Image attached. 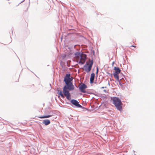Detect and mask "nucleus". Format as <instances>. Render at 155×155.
<instances>
[{
    "label": "nucleus",
    "mask_w": 155,
    "mask_h": 155,
    "mask_svg": "<svg viewBox=\"0 0 155 155\" xmlns=\"http://www.w3.org/2000/svg\"><path fill=\"white\" fill-rule=\"evenodd\" d=\"M70 74H66V76L65 77L64 79H71L70 78Z\"/></svg>",
    "instance_id": "nucleus-11"
},
{
    "label": "nucleus",
    "mask_w": 155,
    "mask_h": 155,
    "mask_svg": "<svg viewBox=\"0 0 155 155\" xmlns=\"http://www.w3.org/2000/svg\"><path fill=\"white\" fill-rule=\"evenodd\" d=\"M134 47V48H136V46H134V45H131L130 46V47Z\"/></svg>",
    "instance_id": "nucleus-13"
},
{
    "label": "nucleus",
    "mask_w": 155,
    "mask_h": 155,
    "mask_svg": "<svg viewBox=\"0 0 155 155\" xmlns=\"http://www.w3.org/2000/svg\"><path fill=\"white\" fill-rule=\"evenodd\" d=\"M98 72V68H97V73Z\"/></svg>",
    "instance_id": "nucleus-14"
},
{
    "label": "nucleus",
    "mask_w": 155,
    "mask_h": 155,
    "mask_svg": "<svg viewBox=\"0 0 155 155\" xmlns=\"http://www.w3.org/2000/svg\"><path fill=\"white\" fill-rule=\"evenodd\" d=\"M95 77V74L94 73H92L91 74V77L90 79V83H93Z\"/></svg>",
    "instance_id": "nucleus-8"
},
{
    "label": "nucleus",
    "mask_w": 155,
    "mask_h": 155,
    "mask_svg": "<svg viewBox=\"0 0 155 155\" xmlns=\"http://www.w3.org/2000/svg\"><path fill=\"white\" fill-rule=\"evenodd\" d=\"M114 70L115 71V72L114 73V76L116 78L117 80L119 81L118 74L120 73L121 71L119 68L117 67H115L114 68Z\"/></svg>",
    "instance_id": "nucleus-5"
},
{
    "label": "nucleus",
    "mask_w": 155,
    "mask_h": 155,
    "mask_svg": "<svg viewBox=\"0 0 155 155\" xmlns=\"http://www.w3.org/2000/svg\"><path fill=\"white\" fill-rule=\"evenodd\" d=\"M111 101L115 107L119 110H122L123 104L120 100L117 97H111Z\"/></svg>",
    "instance_id": "nucleus-3"
},
{
    "label": "nucleus",
    "mask_w": 155,
    "mask_h": 155,
    "mask_svg": "<svg viewBox=\"0 0 155 155\" xmlns=\"http://www.w3.org/2000/svg\"><path fill=\"white\" fill-rule=\"evenodd\" d=\"M66 55L65 54H63L62 55V57L63 58H64L66 57Z\"/></svg>",
    "instance_id": "nucleus-12"
},
{
    "label": "nucleus",
    "mask_w": 155,
    "mask_h": 155,
    "mask_svg": "<svg viewBox=\"0 0 155 155\" xmlns=\"http://www.w3.org/2000/svg\"><path fill=\"white\" fill-rule=\"evenodd\" d=\"M79 89L82 92L85 93L86 91L85 90V89L87 88V86L86 85L84 84H80L79 86Z\"/></svg>",
    "instance_id": "nucleus-6"
},
{
    "label": "nucleus",
    "mask_w": 155,
    "mask_h": 155,
    "mask_svg": "<svg viewBox=\"0 0 155 155\" xmlns=\"http://www.w3.org/2000/svg\"><path fill=\"white\" fill-rule=\"evenodd\" d=\"M71 103L77 107L82 108V107L79 104V102L76 100L72 99L71 101Z\"/></svg>",
    "instance_id": "nucleus-7"
},
{
    "label": "nucleus",
    "mask_w": 155,
    "mask_h": 155,
    "mask_svg": "<svg viewBox=\"0 0 155 155\" xmlns=\"http://www.w3.org/2000/svg\"><path fill=\"white\" fill-rule=\"evenodd\" d=\"M104 91H105V92H106V90H104Z\"/></svg>",
    "instance_id": "nucleus-15"
},
{
    "label": "nucleus",
    "mask_w": 155,
    "mask_h": 155,
    "mask_svg": "<svg viewBox=\"0 0 155 155\" xmlns=\"http://www.w3.org/2000/svg\"><path fill=\"white\" fill-rule=\"evenodd\" d=\"M75 57L77 61L79 64H84L86 61L87 55L80 52H77L75 54Z\"/></svg>",
    "instance_id": "nucleus-2"
},
{
    "label": "nucleus",
    "mask_w": 155,
    "mask_h": 155,
    "mask_svg": "<svg viewBox=\"0 0 155 155\" xmlns=\"http://www.w3.org/2000/svg\"><path fill=\"white\" fill-rule=\"evenodd\" d=\"M93 64V61L89 59L86 62V64L84 67L83 70L87 72H89L91 70Z\"/></svg>",
    "instance_id": "nucleus-4"
},
{
    "label": "nucleus",
    "mask_w": 155,
    "mask_h": 155,
    "mask_svg": "<svg viewBox=\"0 0 155 155\" xmlns=\"http://www.w3.org/2000/svg\"><path fill=\"white\" fill-rule=\"evenodd\" d=\"M52 116V115H46V116H43L39 117L38 118H41V119L45 118H48V117H51Z\"/></svg>",
    "instance_id": "nucleus-10"
},
{
    "label": "nucleus",
    "mask_w": 155,
    "mask_h": 155,
    "mask_svg": "<svg viewBox=\"0 0 155 155\" xmlns=\"http://www.w3.org/2000/svg\"><path fill=\"white\" fill-rule=\"evenodd\" d=\"M72 80L71 79H64V81L65 82V85L63 88V93L60 90L58 91V94L62 98L65 96L67 99L70 100L71 99V94L69 91L73 90L74 88L72 83L71 82Z\"/></svg>",
    "instance_id": "nucleus-1"
},
{
    "label": "nucleus",
    "mask_w": 155,
    "mask_h": 155,
    "mask_svg": "<svg viewBox=\"0 0 155 155\" xmlns=\"http://www.w3.org/2000/svg\"><path fill=\"white\" fill-rule=\"evenodd\" d=\"M43 123L45 125H47L50 123V121L49 120H44Z\"/></svg>",
    "instance_id": "nucleus-9"
}]
</instances>
